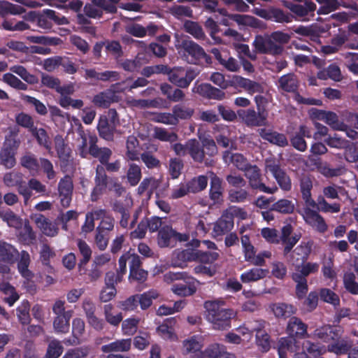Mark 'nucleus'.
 I'll return each mask as SVG.
<instances>
[{"mask_svg": "<svg viewBox=\"0 0 358 358\" xmlns=\"http://www.w3.org/2000/svg\"><path fill=\"white\" fill-rule=\"evenodd\" d=\"M343 329L340 325H325L317 328L313 333L317 337L325 343H329L327 350L337 356L346 355L350 347L352 341L342 338Z\"/></svg>", "mask_w": 358, "mask_h": 358, "instance_id": "nucleus-1", "label": "nucleus"}, {"mask_svg": "<svg viewBox=\"0 0 358 358\" xmlns=\"http://www.w3.org/2000/svg\"><path fill=\"white\" fill-rule=\"evenodd\" d=\"M217 152L216 143L212 138H204L201 144L196 138L188 140V155L198 165L213 166L215 161L212 157L216 155Z\"/></svg>", "mask_w": 358, "mask_h": 358, "instance_id": "nucleus-2", "label": "nucleus"}, {"mask_svg": "<svg viewBox=\"0 0 358 358\" xmlns=\"http://www.w3.org/2000/svg\"><path fill=\"white\" fill-rule=\"evenodd\" d=\"M217 252L202 251L198 249H184L176 250L173 254V264L182 267L188 262H196L204 264H211L219 258Z\"/></svg>", "mask_w": 358, "mask_h": 358, "instance_id": "nucleus-3", "label": "nucleus"}, {"mask_svg": "<svg viewBox=\"0 0 358 358\" xmlns=\"http://www.w3.org/2000/svg\"><path fill=\"white\" fill-rule=\"evenodd\" d=\"M206 318L218 330L227 329L231 327V320L234 316L232 309L224 308L216 301H206Z\"/></svg>", "mask_w": 358, "mask_h": 358, "instance_id": "nucleus-4", "label": "nucleus"}, {"mask_svg": "<svg viewBox=\"0 0 358 358\" xmlns=\"http://www.w3.org/2000/svg\"><path fill=\"white\" fill-rule=\"evenodd\" d=\"M189 236L185 233H179L171 226L165 225L159 229L157 233V244L159 248L174 247L178 241L185 242Z\"/></svg>", "mask_w": 358, "mask_h": 358, "instance_id": "nucleus-5", "label": "nucleus"}, {"mask_svg": "<svg viewBox=\"0 0 358 358\" xmlns=\"http://www.w3.org/2000/svg\"><path fill=\"white\" fill-rule=\"evenodd\" d=\"M167 76L173 85L179 88H187L198 76V72L192 68L185 70L182 67H170Z\"/></svg>", "mask_w": 358, "mask_h": 358, "instance_id": "nucleus-6", "label": "nucleus"}, {"mask_svg": "<svg viewBox=\"0 0 358 358\" xmlns=\"http://www.w3.org/2000/svg\"><path fill=\"white\" fill-rule=\"evenodd\" d=\"M284 6L288 8L295 17L300 21L308 22L313 19L317 8L316 4L312 1L303 3L285 1Z\"/></svg>", "mask_w": 358, "mask_h": 358, "instance_id": "nucleus-7", "label": "nucleus"}, {"mask_svg": "<svg viewBox=\"0 0 358 358\" xmlns=\"http://www.w3.org/2000/svg\"><path fill=\"white\" fill-rule=\"evenodd\" d=\"M185 55L191 57L190 63L192 64H212V58L207 55L203 48L192 40L184 39L181 43Z\"/></svg>", "mask_w": 358, "mask_h": 358, "instance_id": "nucleus-8", "label": "nucleus"}, {"mask_svg": "<svg viewBox=\"0 0 358 358\" xmlns=\"http://www.w3.org/2000/svg\"><path fill=\"white\" fill-rule=\"evenodd\" d=\"M266 169L271 173L280 187L284 191L292 189V182L289 176L281 169L279 162L275 159H266L265 162Z\"/></svg>", "mask_w": 358, "mask_h": 358, "instance_id": "nucleus-9", "label": "nucleus"}, {"mask_svg": "<svg viewBox=\"0 0 358 358\" xmlns=\"http://www.w3.org/2000/svg\"><path fill=\"white\" fill-rule=\"evenodd\" d=\"M252 45L258 53L273 56L281 55L284 50L282 45L273 42L270 36H256Z\"/></svg>", "mask_w": 358, "mask_h": 358, "instance_id": "nucleus-10", "label": "nucleus"}, {"mask_svg": "<svg viewBox=\"0 0 358 358\" xmlns=\"http://www.w3.org/2000/svg\"><path fill=\"white\" fill-rule=\"evenodd\" d=\"M243 171L253 189L267 194H273L278 190L277 187H269L262 182L260 169L257 165L250 164Z\"/></svg>", "mask_w": 358, "mask_h": 358, "instance_id": "nucleus-11", "label": "nucleus"}, {"mask_svg": "<svg viewBox=\"0 0 358 358\" xmlns=\"http://www.w3.org/2000/svg\"><path fill=\"white\" fill-rule=\"evenodd\" d=\"M312 207H305L303 210H297L302 215L306 224L312 227L315 231L320 234L325 233L328 229V225L324 217Z\"/></svg>", "mask_w": 358, "mask_h": 358, "instance_id": "nucleus-12", "label": "nucleus"}, {"mask_svg": "<svg viewBox=\"0 0 358 358\" xmlns=\"http://www.w3.org/2000/svg\"><path fill=\"white\" fill-rule=\"evenodd\" d=\"M238 116L250 127L266 126L267 124L268 112H256L253 108L238 110Z\"/></svg>", "mask_w": 358, "mask_h": 358, "instance_id": "nucleus-13", "label": "nucleus"}, {"mask_svg": "<svg viewBox=\"0 0 358 358\" xmlns=\"http://www.w3.org/2000/svg\"><path fill=\"white\" fill-rule=\"evenodd\" d=\"M293 227L290 224H287L281 228V234L279 236L280 242L283 245V255L287 256L291 252L294 245L300 240L301 234H294Z\"/></svg>", "mask_w": 358, "mask_h": 358, "instance_id": "nucleus-14", "label": "nucleus"}, {"mask_svg": "<svg viewBox=\"0 0 358 358\" xmlns=\"http://www.w3.org/2000/svg\"><path fill=\"white\" fill-rule=\"evenodd\" d=\"M108 179L109 178L106 173L104 166L102 165H97L95 169V186L91 193L92 201H96L99 199V196L106 191L108 183Z\"/></svg>", "mask_w": 358, "mask_h": 358, "instance_id": "nucleus-15", "label": "nucleus"}, {"mask_svg": "<svg viewBox=\"0 0 358 358\" xmlns=\"http://www.w3.org/2000/svg\"><path fill=\"white\" fill-rule=\"evenodd\" d=\"M73 184L71 176L66 175L58 183L60 203L64 208L70 206L73 196Z\"/></svg>", "mask_w": 358, "mask_h": 358, "instance_id": "nucleus-16", "label": "nucleus"}, {"mask_svg": "<svg viewBox=\"0 0 358 358\" xmlns=\"http://www.w3.org/2000/svg\"><path fill=\"white\" fill-rule=\"evenodd\" d=\"M285 331L296 339H303L308 337V325L301 318L292 316L287 322Z\"/></svg>", "mask_w": 358, "mask_h": 358, "instance_id": "nucleus-17", "label": "nucleus"}, {"mask_svg": "<svg viewBox=\"0 0 358 358\" xmlns=\"http://www.w3.org/2000/svg\"><path fill=\"white\" fill-rule=\"evenodd\" d=\"M148 275V272L142 268V262L140 257L136 254H133L129 262V280L143 283L147 280Z\"/></svg>", "mask_w": 358, "mask_h": 358, "instance_id": "nucleus-18", "label": "nucleus"}, {"mask_svg": "<svg viewBox=\"0 0 358 358\" xmlns=\"http://www.w3.org/2000/svg\"><path fill=\"white\" fill-rule=\"evenodd\" d=\"M97 137L96 136H90L89 141V154L94 158L98 159L99 165L106 164L109 161L112 155V150L107 147L99 148L97 145Z\"/></svg>", "mask_w": 358, "mask_h": 358, "instance_id": "nucleus-19", "label": "nucleus"}, {"mask_svg": "<svg viewBox=\"0 0 358 358\" xmlns=\"http://www.w3.org/2000/svg\"><path fill=\"white\" fill-rule=\"evenodd\" d=\"M192 91L208 99L220 101L225 98V93L222 90L215 87L209 83H201L197 85L195 84Z\"/></svg>", "mask_w": 358, "mask_h": 358, "instance_id": "nucleus-20", "label": "nucleus"}, {"mask_svg": "<svg viewBox=\"0 0 358 358\" xmlns=\"http://www.w3.org/2000/svg\"><path fill=\"white\" fill-rule=\"evenodd\" d=\"M210 179L209 198L214 204H220L223 201L222 180L214 172L210 173Z\"/></svg>", "mask_w": 358, "mask_h": 358, "instance_id": "nucleus-21", "label": "nucleus"}, {"mask_svg": "<svg viewBox=\"0 0 358 358\" xmlns=\"http://www.w3.org/2000/svg\"><path fill=\"white\" fill-rule=\"evenodd\" d=\"M31 219L45 235L54 236L57 234L58 227L57 223H53L43 215L40 213L33 214L31 216Z\"/></svg>", "mask_w": 358, "mask_h": 358, "instance_id": "nucleus-22", "label": "nucleus"}, {"mask_svg": "<svg viewBox=\"0 0 358 358\" xmlns=\"http://www.w3.org/2000/svg\"><path fill=\"white\" fill-rule=\"evenodd\" d=\"M312 243L302 241L290 255V259L294 266L307 262L311 252Z\"/></svg>", "mask_w": 358, "mask_h": 358, "instance_id": "nucleus-23", "label": "nucleus"}, {"mask_svg": "<svg viewBox=\"0 0 358 358\" xmlns=\"http://www.w3.org/2000/svg\"><path fill=\"white\" fill-rule=\"evenodd\" d=\"M300 82L297 76L294 73H289L280 76L277 83L279 90L285 92H296L299 90Z\"/></svg>", "mask_w": 358, "mask_h": 358, "instance_id": "nucleus-24", "label": "nucleus"}, {"mask_svg": "<svg viewBox=\"0 0 358 358\" xmlns=\"http://www.w3.org/2000/svg\"><path fill=\"white\" fill-rule=\"evenodd\" d=\"M271 308L278 320H289L297 312V308L295 306L285 302L273 303Z\"/></svg>", "mask_w": 358, "mask_h": 358, "instance_id": "nucleus-25", "label": "nucleus"}, {"mask_svg": "<svg viewBox=\"0 0 358 358\" xmlns=\"http://www.w3.org/2000/svg\"><path fill=\"white\" fill-rule=\"evenodd\" d=\"M234 222L226 210L223 212L221 217L215 222L213 233L215 236H222L229 232L234 227Z\"/></svg>", "mask_w": 358, "mask_h": 358, "instance_id": "nucleus-26", "label": "nucleus"}, {"mask_svg": "<svg viewBox=\"0 0 358 358\" xmlns=\"http://www.w3.org/2000/svg\"><path fill=\"white\" fill-rule=\"evenodd\" d=\"M266 322L261 320L257 327H251L250 331L255 332L256 344L262 352H267L271 348L270 336L264 330Z\"/></svg>", "mask_w": 358, "mask_h": 358, "instance_id": "nucleus-27", "label": "nucleus"}, {"mask_svg": "<svg viewBox=\"0 0 358 358\" xmlns=\"http://www.w3.org/2000/svg\"><path fill=\"white\" fill-rule=\"evenodd\" d=\"M222 159L225 164H232L240 171H243L250 164L247 158L241 153H233L229 150H225L222 154Z\"/></svg>", "mask_w": 358, "mask_h": 358, "instance_id": "nucleus-28", "label": "nucleus"}, {"mask_svg": "<svg viewBox=\"0 0 358 358\" xmlns=\"http://www.w3.org/2000/svg\"><path fill=\"white\" fill-rule=\"evenodd\" d=\"M99 135L103 139L108 141H113L116 127L109 123V120L106 115H101L97 124Z\"/></svg>", "mask_w": 358, "mask_h": 358, "instance_id": "nucleus-29", "label": "nucleus"}, {"mask_svg": "<svg viewBox=\"0 0 358 358\" xmlns=\"http://www.w3.org/2000/svg\"><path fill=\"white\" fill-rule=\"evenodd\" d=\"M232 82L240 87L245 89L248 93H263L264 87L258 82L239 76H234Z\"/></svg>", "mask_w": 358, "mask_h": 358, "instance_id": "nucleus-30", "label": "nucleus"}, {"mask_svg": "<svg viewBox=\"0 0 358 358\" xmlns=\"http://www.w3.org/2000/svg\"><path fill=\"white\" fill-rule=\"evenodd\" d=\"M16 148L14 144L5 143L0 151L1 163L7 169L13 168L16 163L15 155Z\"/></svg>", "mask_w": 358, "mask_h": 358, "instance_id": "nucleus-31", "label": "nucleus"}, {"mask_svg": "<svg viewBox=\"0 0 358 358\" xmlns=\"http://www.w3.org/2000/svg\"><path fill=\"white\" fill-rule=\"evenodd\" d=\"M259 135L264 140L279 147L285 148L289 145L288 140L284 134L262 129Z\"/></svg>", "mask_w": 358, "mask_h": 358, "instance_id": "nucleus-32", "label": "nucleus"}, {"mask_svg": "<svg viewBox=\"0 0 358 358\" xmlns=\"http://www.w3.org/2000/svg\"><path fill=\"white\" fill-rule=\"evenodd\" d=\"M77 247L81 257L78 264L79 271H85V266L92 258V250L85 241L80 238L77 240Z\"/></svg>", "mask_w": 358, "mask_h": 358, "instance_id": "nucleus-33", "label": "nucleus"}, {"mask_svg": "<svg viewBox=\"0 0 358 358\" xmlns=\"http://www.w3.org/2000/svg\"><path fill=\"white\" fill-rule=\"evenodd\" d=\"M297 339L288 336L281 338L278 341V354L279 358H287V352H294L299 348Z\"/></svg>", "mask_w": 358, "mask_h": 358, "instance_id": "nucleus-34", "label": "nucleus"}, {"mask_svg": "<svg viewBox=\"0 0 358 358\" xmlns=\"http://www.w3.org/2000/svg\"><path fill=\"white\" fill-rule=\"evenodd\" d=\"M313 189V182L309 177H303L300 180V191L301 196L306 207L315 208L316 201L312 199L311 190Z\"/></svg>", "mask_w": 358, "mask_h": 358, "instance_id": "nucleus-35", "label": "nucleus"}, {"mask_svg": "<svg viewBox=\"0 0 358 358\" xmlns=\"http://www.w3.org/2000/svg\"><path fill=\"white\" fill-rule=\"evenodd\" d=\"M73 314V310H68L66 313L56 316L53 321L55 331L59 334L69 332L70 328V320Z\"/></svg>", "mask_w": 358, "mask_h": 358, "instance_id": "nucleus-36", "label": "nucleus"}, {"mask_svg": "<svg viewBox=\"0 0 358 358\" xmlns=\"http://www.w3.org/2000/svg\"><path fill=\"white\" fill-rule=\"evenodd\" d=\"M19 256L17 250L11 244L0 241V261L13 263Z\"/></svg>", "mask_w": 358, "mask_h": 358, "instance_id": "nucleus-37", "label": "nucleus"}, {"mask_svg": "<svg viewBox=\"0 0 358 358\" xmlns=\"http://www.w3.org/2000/svg\"><path fill=\"white\" fill-rule=\"evenodd\" d=\"M320 265L317 262H305L295 266V272L292 275L299 278L302 280H307L306 278L312 273H315L319 270Z\"/></svg>", "mask_w": 358, "mask_h": 358, "instance_id": "nucleus-38", "label": "nucleus"}, {"mask_svg": "<svg viewBox=\"0 0 358 358\" xmlns=\"http://www.w3.org/2000/svg\"><path fill=\"white\" fill-rule=\"evenodd\" d=\"M43 13L45 16H41L38 18V25L41 27L45 29H49L51 27V23L47 18L52 20L57 24H65L68 22L65 17H60L57 15L55 10L46 9L43 10Z\"/></svg>", "mask_w": 358, "mask_h": 358, "instance_id": "nucleus-39", "label": "nucleus"}, {"mask_svg": "<svg viewBox=\"0 0 358 358\" xmlns=\"http://www.w3.org/2000/svg\"><path fill=\"white\" fill-rule=\"evenodd\" d=\"M86 78H94L101 81H117L120 80V73L115 71H105L103 72H96L94 69H89L85 70Z\"/></svg>", "mask_w": 358, "mask_h": 358, "instance_id": "nucleus-40", "label": "nucleus"}, {"mask_svg": "<svg viewBox=\"0 0 358 358\" xmlns=\"http://www.w3.org/2000/svg\"><path fill=\"white\" fill-rule=\"evenodd\" d=\"M20 165L27 169L32 176H35L39 171V160L36 155L31 152H27L22 156L20 159Z\"/></svg>", "mask_w": 358, "mask_h": 358, "instance_id": "nucleus-41", "label": "nucleus"}, {"mask_svg": "<svg viewBox=\"0 0 358 358\" xmlns=\"http://www.w3.org/2000/svg\"><path fill=\"white\" fill-rule=\"evenodd\" d=\"M269 271L268 269L261 268H252L241 275V280L243 283H249L262 280L267 276Z\"/></svg>", "mask_w": 358, "mask_h": 358, "instance_id": "nucleus-42", "label": "nucleus"}, {"mask_svg": "<svg viewBox=\"0 0 358 358\" xmlns=\"http://www.w3.org/2000/svg\"><path fill=\"white\" fill-rule=\"evenodd\" d=\"M131 338L117 340L107 345L101 346V351L104 353L112 352H127L131 348Z\"/></svg>", "mask_w": 358, "mask_h": 358, "instance_id": "nucleus-43", "label": "nucleus"}, {"mask_svg": "<svg viewBox=\"0 0 358 358\" xmlns=\"http://www.w3.org/2000/svg\"><path fill=\"white\" fill-rule=\"evenodd\" d=\"M207 358H234V355L229 353L223 345L214 343L210 345L204 352Z\"/></svg>", "mask_w": 358, "mask_h": 358, "instance_id": "nucleus-44", "label": "nucleus"}, {"mask_svg": "<svg viewBox=\"0 0 358 358\" xmlns=\"http://www.w3.org/2000/svg\"><path fill=\"white\" fill-rule=\"evenodd\" d=\"M85 332V322L78 317L73 320L72 322V336L73 338L64 341L66 345H77L80 343V337Z\"/></svg>", "mask_w": 358, "mask_h": 358, "instance_id": "nucleus-45", "label": "nucleus"}, {"mask_svg": "<svg viewBox=\"0 0 358 358\" xmlns=\"http://www.w3.org/2000/svg\"><path fill=\"white\" fill-rule=\"evenodd\" d=\"M0 292L6 296L3 298V301L9 306H13L20 298L15 288L8 282L0 283Z\"/></svg>", "mask_w": 358, "mask_h": 358, "instance_id": "nucleus-46", "label": "nucleus"}, {"mask_svg": "<svg viewBox=\"0 0 358 358\" xmlns=\"http://www.w3.org/2000/svg\"><path fill=\"white\" fill-rule=\"evenodd\" d=\"M54 141L58 157L61 161L68 162L71 157V150L65 143L63 137L61 135H57Z\"/></svg>", "mask_w": 358, "mask_h": 358, "instance_id": "nucleus-47", "label": "nucleus"}, {"mask_svg": "<svg viewBox=\"0 0 358 358\" xmlns=\"http://www.w3.org/2000/svg\"><path fill=\"white\" fill-rule=\"evenodd\" d=\"M114 101V94L111 91L101 92L96 94L92 99L93 103L99 108H108Z\"/></svg>", "mask_w": 358, "mask_h": 358, "instance_id": "nucleus-48", "label": "nucleus"}, {"mask_svg": "<svg viewBox=\"0 0 358 358\" xmlns=\"http://www.w3.org/2000/svg\"><path fill=\"white\" fill-rule=\"evenodd\" d=\"M24 10V8L21 6L13 4L7 1H0V16L1 17H5L9 14L20 15Z\"/></svg>", "mask_w": 358, "mask_h": 358, "instance_id": "nucleus-49", "label": "nucleus"}, {"mask_svg": "<svg viewBox=\"0 0 358 358\" xmlns=\"http://www.w3.org/2000/svg\"><path fill=\"white\" fill-rule=\"evenodd\" d=\"M314 208L323 213H337L341 210V204L338 203H329L324 196H319Z\"/></svg>", "mask_w": 358, "mask_h": 358, "instance_id": "nucleus-50", "label": "nucleus"}, {"mask_svg": "<svg viewBox=\"0 0 358 358\" xmlns=\"http://www.w3.org/2000/svg\"><path fill=\"white\" fill-rule=\"evenodd\" d=\"M31 134L36 138L38 143L44 147L48 151L52 149V142L48 135L46 130L43 128L35 127L31 131Z\"/></svg>", "mask_w": 358, "mask_h": 358, "instance_id": "nucleus-51", "label": "nucleus"}, {"mask_svg": "<svg viewBox=\"0 0 358 358\" xmlns=\"http://www.w3.org/2000/svg\"><path fill=\"white\" fill-rule=\"evenodd\" d=\"M159 186V181L154 177L145 178L137 188L139 195H143L146 191L151 195Z\"/></svg>", "mask_w": 358, "mask_h": 358, "instance_id": "nucleus-52", "label": "nucleus"}, {"mask_svg": "<svg viewBox=\"0 0 358 358\" xmlns=\"http://www.w3.org/2000/svg\"><path fill=\"white\" fill-rule=\"evenodd\" d=\"M142 178V172L141 167L134 164L131 163L129 165V169L127 172V179L128 183L134 187L137 185Z\"/></svg>", "mask_w": 358, "mask_h": 358, "instance_id": "nucleus-53", "label": "nucleus"}, {"mask_svg": "<svg viewBox=\"0 0 358 358\" xmlns=\"http://www.w3.org/2000/svg\"><path fill=\"white\" fill-rule=\"evenodd\" d=\"M343 282L344 288L348 293L353 295H358V282L356 281V275L354 273H345Z\"/></svg>", "mask_w": 358, "mask_h": 358, "instance_id": "nucleus-54", "label": "nucleus"}, {"mask_svg": "<svg viewBox=\"0 0 358 358\" xmlns=\"http://www.w3.org/2000/svg\"><path fill=\"white\" fill-rule=\"evenodd\" d=\"M173 292L179 296H191L196 292V287L189 283V281L185 280L184 282L176 283L172 287Z\"/></svg>", "mask_w": 358, "mask_h": 358, "instance_id": "nucleus-55", "label": "nucleus"}, {"mask_svg": "<svg viewBox=\"0 0 358 358\" xmlns=\"http://www.w3.org/2000/svg\"><path fill=\"white\" fill-rule=\"evenodd\" d=\"M191 193H198L204 190L208 185V177L201 175L187 182Z\"/></svg>", "mask_w": 358, "mask_h": 358, "instance_id": "nucleus-56", "label": "nucleus"}, {"mask_svg": "<svg viewBox=\"0 0 358 358\" xmlns=\"http://www.w3.org/2000/svg\"><path fill=\"white\" fill-rule=\"evenodd\" d=\"M271 209L282 214H291L295 210V205L290 200L282 199L275 202Z\"/></svg>", "mask_w": 358, "mask_h": 358, "instance_id": "nucleus-57", "label": "nucleus"}, {"mask_svg": "<svg viewBox=\"0 0 358 358\" xmlns=\"http://www.w3.org/2000/svg\"><path fill=\"white\" fill-rule=\"evenodd\" d=\"M320 5L317 10L318 15H327L337 9L341 6L338 0H315Z\"/></svg>", "mask_w": 358, "mask_h": 358, "instance_id": "nucleus-58", "label": "nucleus"}, {"mask_svg": "<svg viewBox=\"0 0 358 358\" xmlns=\"http://www.w3.org/2000/svg\"><path fill=\"white\" fill-rule=\"evenodd\" d=\"M185 31L197 40H203L205 34L198 22L187 20L184 23Z\"/></svg>", "mask_w": 358, "mask_h": 358, "instance_id": "nucleus-59", "label": "nucleus"}, {"mask_svg": "<svg viewBox=\"0 0 358 358\" xmlns=\"http://www.w3.org/2000/svg\"><path fill=\"white\" fill-rule=\"evenodd\" d=\"M139 142L134 136H129L126 142V156L131 161L138 159V152L136 148L138 146Z\"/></svg>", "mask_w": 358, "mask_h": 358, "instance_id": "nucleus-60", "label": "nucleus"}, {"mask_svg": "<svg viewBox=\"0 0 358 358\" xmlns=\"http://www.w3.org/2000/svg\"><path fill=\"white\" fill-rule=\"evenodd\" d=\"M138 305H140L142 310H147L151 306L152 300L158 297L157 291L151 289L141 294H136Z\"/></svg>", "mask_w": 358, "mask_h": 358, "instance_id": "nucleus-61", "label": "nucleus"}, {"mask_svg": "<svg viewBox=\"0 0 358 358\" xmlns=\"http://www.w3.org/2000/svg\"><path fill=\"white\" fill-rule=\"evenodd\" d=\"M29 310L30 303L27 300H23L16 309L18 320L23 325L29 324L31 321Z\"/></svg>", "mask_w": 358, "mask_h": 358, "instance_id": "nucleus-62", "label": "nucleus"}, {"mask_svg": "<svg viewBox=\"0 0 358 358\" xmlns=\"http://www.w3.org/2000/svg\"><path fill=\"white\" fill-rule=\"evenodd\" d=\"M294 18L293 15L285 12L283 10L278 8H271L270 20L278 23H288L291 22Z\"/></svg>", "mask_w": 358, "mask_h": 358, "instance_id": "nucleus-63", "label": "nucleus"}, {"mask_svg": "<svg viewBox=\"0 0 358 358\" xmlns=\"http://www.w3.org/2000/svg\"><path fill=\"white\" fill-rule=\"evenodd\" d=\"M63 351L64 347L62 343L57 339H53L48 343L44 358H59Z\"/></svg>", "mask_w": 358, "mask_h": 358, "instance_id": "nucleus-64", "label": "nucleus"}]
</instances>
